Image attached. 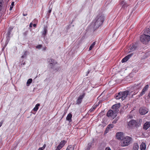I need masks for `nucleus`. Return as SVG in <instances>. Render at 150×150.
I'll list each match as a JSON object with an SVG mask.
<instances>
[{
    "label": "nucleus",
    "mask_w": 150,
    "mask_h": 150,
    "mask_svg": "<svg viewBox=\"0 0 150 150\" xmlns=\"http://www.w3.org/2000/svg\"><path fill=\"white\" fill-rule=\"evenodd\" d=\"M104 16L102 14H100L96 17L92 23L91 26L94 29L98 28L104 21Z\"/></svg>",
    "instance_id": "1"
},
{
    "label": "nucleus",
    "mask_w": 150,
    "mask_h": 150,
    "mask_svg": "<svg viewBox=\"0 0 150 150\" xmlns=\"http://www.w3.org/2000/svg\"><path fill=\"white\" fill-rule=\"evenodd\" d=\"M132 141L133 139L132 137L127 136L122 139L121 145L122 146H127L132 142Z\"/></svg>",
    "instance_id": "2"
},
{
    "label": "nucleus",
    "mask_w": 150,
    "mask_h": 150,
    "mask_svg": "<svg viewBox=\"0 0 150 150\" xmlns=\"http://www.w3.org/2000/svg\"><path fill=\"white\" fill-rule=\"evenodd\" d=\"M129 92L125 91L123 92H119L118 95L116 96V98L117 99H121L122 100H124L128 95Z\"/></svg>",
    "instance_id": "3"
},
{
    "label": "nucleus",
    "mask_w": 150,
    "mask_h": 150,
    "mask_svg": "<svg viewBox=\"0 0 150 150\" xmlns=\"http://www.w3.org/2000/svg\"><path fill=\"white\" fill-rule=\"evenodd\" d=\"M138 122L134 120H131L127 123V127L129 129L133 128L134 127H137L139 124Z\"/></svg>",
    "instance_id": "4"
},
{
    "label": "nucleus",
    "mask_w": 150,
    "mask_h": 150,
    "mask_svg": "<svg viewBox=\"0 0 150 150\" xmlns=\"http://www.w3.org/2000/svg\"><path fill=\"white\" fill-rule=\"evenodd\" d=\"M150 40L149 36L144 34L141 36V42L144 44H147Z\"/></svg>",
    "instance_id": "5"
},
{
    "label": "nucleus",
    "mask_w": 150,
    "mask_h": 150,
    "mask_svg": "<svg viewBox=\"0 0 150 150\" xmlns=\"http://www.w3.org/2000/svg\"><path fill=\"white\" fill-rule=\"evenodd\" d=\"M107 115L108 117H111L113 118H114L117 115V113L114 112L113 110H110L107 112Z\"/></svg>",
    "instance_id": "6"
},
{
    "label": "nucleus",
    "mask_w": 150,
    "mask_h": 150,
    "mask_svg": "<svg viewBox=\"0 0 150 150\" xmlns=\"http://www.w3.org/2000/svg\"><path fill=\"white\" fill-rule=\"evenodd\" d=\"M120 103H117L113 105L112 106V108L113 110L117 113L119 110V108L120 107Z\"/></svg>",
    "instance_id": "7"
},
{
    "label": "nucleus",
    "mask_w": 150,
    "mask_h": 150,
    "mask_svg": "<svg viewBox=\"0 0 150 150\" xmlns=\"http://www.w3.org/2000/svg\"><path fill=\"white\" fill-rule=\"evenodd\" d=\"M138 45L137 44H133L129 47V52H131L134 50L138 47Z\"/></svg>",
    "instance_id": "8"
},
{
    "label": "nucleus",
    "mask_w": 150,
    "mask_h": 150,
    "mask_svg": "<svg viewBox=\"0 0 150 150\" xmlns=\"http://www.w3.org/2000/svg\"><path fill=\"white\" fill-rule=\"evenodd\" d=\"M116 137L117 139H118L122 140L124 137V134L123 132H117L116 134Z\"/></svg>",
    "instance_id": "9"
},
{
    "label": "nucleus",
    "mask_w": 150,
    "mask_h": 150,
    "mask_svg": "<svg viewBox=\"0 0 150 150\" xmlns=\"http://www.w3.org/2000/svg\"><path fill=\"white\" fill-rule=\"evenodd\" d=\"M120 4L122 6V8L125 9L128 6L126 2L124 0H122L120 2Z\"/></svg>",
    "instance_id": "10"
},
{
    "label": "nucleus",
    "mask_w": 150,
    "mask_h": 150,
    "mask_svg": "<svg viewBox=\"0 0 150 150\" xmlns=\"http://www.w3.org/2000/svg\"><path fill=\"white\" fill-rule=\"evenodd\" d=\"M66 141L64 140H63L57 146L56 150H60V149L62 148L64 146L65 144L66 143Z\"/></svg>",
    "instance_id": "11"
},
{
    "label": "nucleus",
    "mask_w": 150,
    "mask_h": 150,
    "mask_svg": "<svg viewBox=\"0 0 150 150\" xmlns=\"http://www.w3.org/2000/svg\"><path fill=\"white\" fill-rule=\"evenodd\" d=\"M84 94H83L82 95H80L78 98L77 100L76 101V104H80L82 100V99L84 98Z\"/></svg>",
    "instance_id": "12"
},
{
    "label": "nucleus",
    "mask_w": 150,
    "mask_h": 150,
    "mask_svg": "<svg viewBox=\"0 0 150 150\" xmlns=\"http://www.w3.org/2000/svg\"><path fill=\"white\" fill-rule=\"evenodd\" d=\"M133 54L132 53L130 54H129L128 55L122 59L121 61L122 62V63H123L127 61L128 60V59L131 57Z\"/></svg>",
    "instance_id": "13"
},
{
    "label": "nucleus",
    "mask_w": 150,
    "mask_h": 150,
    "mask_svg": "<svg viewBox=\"0 0 150 150\" xmlns=\"http://www.w3.org/2000/svg\"><path fill=\"white\" fill-rule=\"evenodd\" d=\"M144 31V34L146 35L149 36L150 37V27L148 28H146Z\"/></svg>",
    "instance_id": "14"
},
{
    "label": "nucleus",
    "mask_w": 150,
    "mask_h": 150,
    "mask_svg": "<svg viewBox=\"0 0 150 150\" xmlns=\"http://www.w3.org/2000/svg\"><path fill=\"white\" fill-rule=\"evenodd\" d=\"M150 127V122H146L144 125L143 129L146 130Z\"/></svg>",
    "instance_id": "15"
},
{
    "label": "nucleus",
    "mask_w": 150,
    "mask_h": 150,
    "mask_svg": "<svg viewBox=\"0 0 150 150\" xmlns=\"http://www.w3.org/2000/svg\"><path fill=\"white\" fill-rule=\"evenodd\" d=\"M53 3V1H50L49 2V4H50V5L49 8V10L48 11V13H50L51 12L53 6L52 4Z\"/></svg>",
    "instance_id": "16"
},
{
    "label": "nucleus",
    "mask_w": 150,
    "mask_h": 150,
    "mask_svg": "<svg viewBox=\"0 0 150 150\" xmlns=\"http://www.w3.org/2000/svg\"><path fill=\"white\" fill-rule=\"evenodd\" d=\"M148 112V109L146 108H143L141 110V115H144Z\"/></svg>",
    "instance_id": "17"
},
{
    "label": "nucleus",
    "mask_w": 150,
    "mask_h": 150,
    "mask_svg": "<svg viewBox=\"0 0 150 150\" xmlns=\"http://www.w3.org/2000/svg\"><path fill=\"white\" fill-rule=\"evenodd\" d=\"M149 86L148 85H146L143 88L141 92V96L145 93V92L147 91L149 88Z\"/></svg>",
    "instance_id": "18"
},
{
    "label": "nucleus",
    "mask_w": 150,
    "mask_h": 150,
    "mask_svg": "<svg viewBox=\"0 0 150 150\" xmlns=\"http://www.w3.org/2000/svg\"><path fill=\"white\" fill-rule=\"evenodd\" d=\"M49 62H50L51 66L54 65L56 63V61L52 59H49Z\"/></svg>",
    "instance_id": "19"
},
{
    "label": "nucleus",
    "mask_w": 150,
    "mask_h": 150,
    "mask_svg": "<svg viewBox=\"0 0 150 150\" xmlns=\"http://www.w3.org/2000/svg\"><path fill=\"white\" fill-rule=\"evenodd\" d=\"M72 116V115L71 114H69L67 117L66 120H67L69 121V122H70L71 120Z\"/></svg>",
    "instance_id": "20"
},
{
    "label": "nucleus",
    "mask_w": 150,
    "mask_h": 150,
    "mask_svg": "<svg viewBox=\"0 0 150 150\" xmlns=\"http://www.w3.org/2000/svg\"><path fill=\"white\" fill-rule=\"evenodd\" d=\"M139 148V146L137 143H135L134 144L133 150H138Z\"/></svg>",
    "instance_id": "21"
},
{
    "label": "nucleus",
    "mask_w": 150,
    "mask_h": 150,
    "mask_svg": "<svg viewBox=\"0 0 150 150\" xmlns=\"http://www.w3.org/2000/svg\"><path fill=\"white\" fill-rule=\"evenodd\" d=\"M146 148V145L145 143L142 142L141 144V150H145Z\"/></svg>",
    "instance_id": "22"
},
{
    "label": "nucleus",
    "mask_w": 150,
    "mask_h": 150,
    "mask_svg": "<svg viewBox=\"0 0 150 150\" xmlns=\"http://www.w3.org/2000/svg\"><path fill=\"white\" fill-rule=\"evenodd\" d=\"M113 127H114V125L113 124H111L109 125L108 126L107 128H106V129L105 130V131L107 130L108 129H110L112 128Z\"/></svg>",
    "instance_id": "23"
},
{
    "label": "nucleus",
    "mask_w": 150,
    "mask_h": 150,
    "mask_svg": "<svg viewBox=\"0 0 150 150\" xmlns=\"http://www.w3.org/2000/svg\"><path fill=\"white\" fill-rule=\"evenodd\" d=\"M40 106V104H37L33 108V110L34 111H36L38 109V107Z\"/></svg>",
    "instance_id": "24"
},
{
    "label": "nucleus",
    "mask_w": 150,
    "mask_h": 150,
    "mask_svg": "<svg viewBox=\"0 0 150 150\" xmlns=\"http://www.w3.org/2000/svg\"><path fill=\"white\" fill-rule=\"evenodd\" d=\"M47 32V30L46 28L45 27H44V31L42 32V34L45 36L46 35Z\"/></svg>",
    "instance_id": "25"
},
{
    "label": "nucleus",
    "mask_w": 150,
    "mask_h": 150,
    "mask_svg": "<svg viewBox=\"0 0 150 150\" xmlns=\"http://www.w3.org/2000/svg\"><path fill=\"white\" fill-rule=\"evenodd\" d=\"M32 79H30L28 80L27 82V86H29V85L32 83Z\"/></svg>",
    "instance_id": "26"
},
{
    "label": "nucleus",
    "mask_w": 150,
    "mask_h": 150,
    "mask_svg": "<svg viewBox=\"0 0 150 150\" xmlns=\"http://www.w3.org/2000/svg\"><path fill=\"white\" fill-rule=\"evenodd\" d=\"M96 44L95 42H94L90 46L89 48V50H91L93 48V47H94V45H95Z\"/></svg>",
    "instance_id": "27"
},
{
    "label": "nucleus",
    "mask_w": 150,
    "mask_h": 150,
    "mask_svg": "<svg viewBox=\"0 0 150 150\" xmlns=\"http://www.w3.org/2000/svg\"><path fill=\"white\" fill-rule=\"evenodd\" d=\"M66 150H74V148L71 145L69 146Z\"/></svg>",
    "instance_id": "28"
},
{
    "label": "nucleus",
    "mask_w": 150,
    "mask_h": 150,
    "mask_svg": "<svg viewBox=\"0 0 150 150\" xmlns=\"http://www.w3.org/2000/svg\"><path fill=\"white\" fill-rule=\"evenodd\" d=\"M3 1L2 0H0V11L2 8Z\"/></svg>",
    "instance_id": "29"
},
{
    "label": "nucleus",
    "mask_w": 150,
    "mask_h": 150,
    "mask_svg": "<svg viewBox=\"0 0 150 150\" xmlns=\"http://www.w3.org/2000/svg\"><path fill=\"white\" fill-rule=\"evenodd\" d=\"M27 51H25L23 55H22V58H24L26 57L27 55Z\"/></svg>",
    "instance_id": "30"
},
{
    "label": "nucleus",
    "mask_w": 150,
    "mask_h": 150,
    "mask_svg": "<svg viewBox=\"0 0 150 150\" xmlns=\"http://www.w3.org/2000/svg\"><path fill=\"white\" fill-rule=\"evenodd\" d=\"M119 118L118 117L115 118L112 122V123L115 124L118 121Z\"/></svg>",
    "instance_id": "31"
},
{
    "label": "nucleus",
    "mask_w": 150,
    "mask_h": 150,
    "mask_svg": "<svg viewBox=\"0 0 150 150\" xmlns=\"http://www.w3.org/2000/svg\"><path fill=\"white\" fill-rule=\"evenodd\" d=\"M97 107V105H95L92 108H91L90 109V112H92Z\"/></svg>",
    "instance_id": "32"
},
{
    "label": "nucleus",
    "mask_w": 150,
    "mask_h": 150,
    "mask_svg": "<svg viewBox=\"0 0 150 150\" xmlns=\"http://www.w3.org/2000/svg\"><path fill=\"white\" fill-rule=\"evenodd\" d=\"M14 5V2H13L12 3L11 5L10 6V10H12Z\"/></svg>",
    "instance_id": "33"
},
{
    "label": "nucleus",
    "mask_w": 150,
    "mask_h": 150,
    "mask_svg": "<svg viewBox=\"0 0 150 150\" xmlns=\"http://www.w3.org/2000/svg\"><path fill=\"white\" fill-rule=\"evenodd\" d=\"M42 47V45H38L36 46V48L38 49H40Z\"/></svg>",
    "instance_id": "34"
},
{
    "label": "nucleus",
    "mask_w": 150,
    "mask_h": 150,
    "mask_svg": "<svg viewBox=\"0 0 150 150\" xmlns=\"http://www.w3.org/2000/svg\"><path fill=\"white\" fill-rule=\"evenodd\" d=\"M127 117H128V119L129 118H132L133 117L132 115H129L128 116H127Z\"/></svg>",
    "instance_id": "35"
},
{
    "label": "nucleus",
    "mask_w": 150,
    "mask_h": 150,
    "mask_svg": "<svg viewBox=\"0 0 150 150\" xmlns=\"http://www.w3.org/2000/svg\"><path fill=\"white\" fill-rule=\"evenodd\" d=\"M27 33H28V31H26L24 33H23V34L25 36H26L27 35Z\"/></svg>",
    "instance_id": "36"
},
{
    "label": "nucleus",
    "mask_w": 150,
    "mask_h": 150,
    "mask_svg": "<svg viewBox=\"0 0 150 150\" xmlns=\"http://www.w3.org/2000/svg\"><path fill=\"white\" fill-rule=\"evenodd\" d=\"M88 148L87 149V150H88V148L89 147V148H90L91 147V144H90H90H89L88 145Z\"/></svg>",
    "instance_id": "37"
},
{
    "label": "nucleus",
    "mask_w": 150,
    "mask_h": 150,
    "mask_svg": "<svg viewBox=\"0 0 150 150\" xmlns=\"http://www.w3.org/2000/svg\"><path fill=\"white\" fill-rule=\"evenodd\" d=\"M105 150H111L110 148L109 147H107L106 149Z\"/></svg>",
    "instance_id": "38"
},
{
    "label": "nucleus",
    "mask_w": 150,
    "mask_h": 150,
    "mask_svg": "<svg viewBox=\"0 0 150 150\" xmlns=\"http://www.w3.org/2000/svg\"><path fill=\"white\" fill-rule=\"evenodd\" d=\"M46 146V145L45 144H44L43 145V146L42 147V148H43V149H44L45 147Z\"/></svg>",
    "instance_id": "39"
},
{
    "label": "nucleus",
    "mask_w": 150,
    "mask_h": 150,
    "mask_svg": "<svg viewBox=\"0 0 150 150\" xmlns=\"http://www.w3.org/2000/svg\"><path fill=\"white\" fill-rule=\"evenodd\" d=\"M32 23H30L29 25V26L30 27H32Z\"/></svg>",
    "instance_id": "40"
},
{
    "label": "nucleus",
    "mask_w": 150,
    "mask_h": 150,
    "mask_svg": "<svg viewBox=\"0 0 150 150\" xmlns=\"http://www.w3.org/2000/svg\"><path fill=\"white\" fill-rule=\"evenodd\" d=\"M3 123L2 122H0V127L2 126Z\"/></svg>",
    "instance_id": "41"
},
{
    "label": "nucleus",
    "mask_w": 150,
    "mask_h": 150,
    "mask_svg": "<svg viewBox=\"0 0 150 150\" xmlns=\"http://www.w3.org/2000/svg\"><path fill=\"white\" fill-rule=\"evenodd\" d=\"M46 47H44L43 48V50L45 51L46 50Z\"/></svg>",
    "instance_id": "42"
},
{
    "label": "nucleus",
    "mask_w": 150,
    "mask_h": 150,
    "mask_svg": "<svg viewBox=\"0 0 150 150\" xmlns=\"http://www.w3.org/2000/svg\"><path fill=\"white\" fill-rule=\"evenodd\" d=\"M141 137H145V136L144 135V134L142 133V135L141 134Z\"/></svg>",
    "instance_id": "43"
},
{
    "label": "nucleus",
    "mask_w": 150,
    "mask_h": 150,
    "mask_svg": "<svg viewBox=\"0 0 150 150\" xmlns=\"http://www.w3.org/2000/svg\"><path fill=\"white\" fill-rule=\"evenodd\" d=\"M43 148H42V147L40 148L38 150H43Z\"/></svg>",
    "instance_id": "44"
},
{
    "label": "nucleus",
    "mask_w": 150,
    "mask_h": 150,
    "mask_svg": "<svg viewBox=\"0 0 150 150\" xmlns=\"http://www.w3.org/2000/svg\"><path fill=\"white\" fill-rule=\"evenodd\" d=\"M36 25L35 24H33V26L34 27H36Z\"/></svg>",
    "instance_id": "45"
},
{
    "label": "nucleus",
    "mask_w": 150,
    "mask_h": 150,
    "mask_svg": "<svg viewBox=\"0 0 150 150\" xmlns=\"http://www.w3.org/2000/svg\"><path fill=\"white\" fill-rule=\"evenodd\" d=\"M148 96L149 98H150V92L149 93Z\"/></svg>",
    "instance_id": "46"
},
{
    "label": "nucleus",
    "mask_w": 150,
    "mask_h": 150,
    "mask_svg": "<svg viewBox=\"0 0 150 150\" xmlns=\"http://www.w3.org/2000/svg\"><path fill=\"white\" fill-rule=\"evenodd\" d=\"M23 16H26L27 15V14H23Z\"/></svg>",
    "instance_id": "47"
},
{
    "label": "nucleus",
    "mask_w": 150,
    "mask_h": 150,
    "mask_svg": "<svg viewBox=\"0 0 150 150\" xmlns=\"http://www.w3.org/2000/svg\"><path fill=\"white\" fill-rule=\"evenodd\" d=\"M9 33H10V31H9Z\"/></svg>",
    "instance_id": "48"
}]
</instances>
